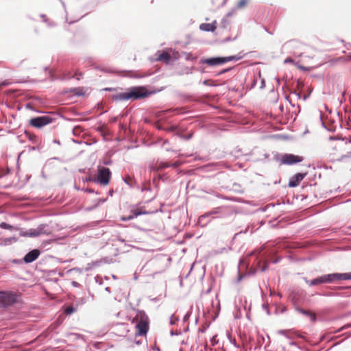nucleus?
Instances as JSON below:
<instances>
[{
  "label": "nucleus",
  "mask_w": 351,
  "mask_h": 351,
  "mask_svg": "<svg viewBox=\"0 0 351 351\" xmlns=\"http://www.w3.org/2000/svg\"><path fill=\"white\" fill-rule=\"evenodd\" d=\"M22 303V294L19 291L12 290L0 291V308L7 309Z\"/></svg>",
  "instance_id": "nucleus-1"
},
{
  "label": "nucleus",
  "mask_w": 351,
  "mask_h": 351,
  "mask_svg": "<svg viewBox=\"0 0 351 351\" xmlns=\"http://www.w3.org/2000/svg\"><path fill=\"white\" fill-rule=\"evenodd\" d=\"M156 93L154 90H149L145 86H130L126 88V101L143 99Z\"/></svg>",
  "instance_id": "nucleus-2"
},
{
  "label": "nucleus",
  "mask_w": 351,
  "mask_h": 351,
  "mask_svg": "<svg viewBox=\"0 0 351 351\" xmlns=\"http://www.w3.org/2000/svg\"><path fill=\"white\" fill-rule=\"evenodd\" d=\"M274 254L272 251L266 250L265 246H262L260 249L253 251L250 253V256H254V261L252 264H256L259 266L261 263H266L265 265L260 268L261 271L264 272L268 268L269 258Z\"/></svg>",
  "instance_id": "nucleus-3"
},
{
  "label": "nucleus",
  "mask_w": 351,
  "mask_h": 351,
  "mask_svg": "<svg viewBox=\"0 0 351 351\" xmlns=\"http://www.w3.org/2000/svg\"><path fill=\"white\" fill-rule=\"evenodd\" d=\"M136 317L138 322L136 324V336H145L149 328V319L143 310H137Z\"/></svg>",
  "instance_id": "nucleus-4"
},
{
  "label": "nucleus",
  "mask_w": 351,
  "mask_h": 351,
  "mask_svg": "<svg viewBox=\"0 0 351 351\" xmlns=\"http://www.w3.org/2000/svg\"><path fill=\"white\" fill-rule=\"evenodd\" d=\"M240 57H237L235 55L229 56H213L210 58H202L199 64H206L210 66H215L222 65L226 62L231 61H238Z\"/></svg>",
  "instance_id": "nucleus-5"
},
{
  "label": "nucleus",
  "mask_w": 351,
  "mask_h": 351,
  "mask_svg": "<svg viewBox=\"0 0 351 351\" xmlns=\"http://www.w3.org/2000/svg\"><path fill=\"white\" fill-rule=\"evenodd\" d=\"M112 176L109 168L99 165L97 167V175L95 177V183L102 186H106L110 183Z\"/></svg>",
  "instance_id": "nucleus-6"
},
{
  "label": "nucleus",
  "mask_w": 351,
  "mask_h": 351,
  "mask_svg": "<svg viewBox=\"0 0 351 351\" xmlns=\"http://www.w3.org/2000/svg\"><path fill=\"white\" fill-rule=\"evenodd\" d=\"M54 119L49 115H42L31 118L29 120V125L36 129H41L43 127L51 123Z\"/></svg>",
  "instance_id": "nucleus-7"
},
{
  "label": "nucleus",
  "mask_w": 351,
  "mask_h": 351,
  "mask_svg": "<svg viewBox=\"0 0 351 351\" xmlns=\"http://www.w3.org/2000/svg\"><path fill=\"white\" fill-rule=\"evenodd\" d=\"M158 211H162L161 208L159 210H156L153 211H148L146 210H143V208H136L132 209L130 210V214L128 216H122L121 217V220L122 221H128L134 219V218L138 217L140 215H151L156 213Z\"/></svg>",
  "instance_id": "nucleus-8"
},
{
  "label": "nucleus",
  "mask_w": 351,
  "mask_h": 351,
  "mask_svg": "<svg viewBox=\"0 0 351 351\" xmlns=\"http://www.w3.org/2000/svg\"><path fill=\"white\" fill-rule=\"evenodd\" d=\"M304 158L301 156L293 154H284L281 158V162L283 165H293L302 162Z\"/></svg>",
  "instance_id": "nucleus-9"
},
{
  "label": "nucleus",
  "mask_w": 351,
  "mask_h": 351,
  "mask_svg": "<svg viewBox=\"0 0 351 351\" xmlns=\"http://www.w3.org/2000/svg\"><path fill=\"white\" fill-rule=\"evenodd\" d=\"M41 254V251L38 248L31 250L23 256V263L29 264L38 258Z\"/></svg>",
  "instance_id": "nucleus-10"
},
{
  "label": "nucleus",
  "mask_w": 351,
  "mask_h": 351,
  "mask_svg": "<svg viewBox=\"0 0 351 351\" xmlns=\"http://www.w3.org/2000/svg\"><path fill=\"white\" fill-rule=\"evenodd\" d=\"M307 175V173H302L299 172L295 174H294L293 176H291L289 179L288 186L291 188H294L298 186L301 181L306 177Z\"/></svg>",
  "instance_id": "nucleus-11"
},
{
  "label": "nucleus",
  "mask_w": 351,
  "mask_h": 351,
  "mask_svg": "<svg viewBox=\"0 0 351 351\" xmlns=\"http://www.w3.org/2000/svg\"><path fill=\"white\" fill-rule=\"evenodd\" d=\"M109 259L108 257H104L99 260L93 261L86 264L85 271H89L95 267H101L103 264L109 263Z\"/></svg>",
  "instance_id": "nucleus-12"
},
{
  "label": "nucleus",
  "mask_w": 351,
  "mask_h": 351,
  "mask_svg": "<svg viewBox=\"0 0 351 351\" xmlns=\"http://www.w3.org/2000/svg\"><path fill=\"white\" fill-rule=\"evenodd\" d=\"M324 275L325 284L333 283L337 280H344L343 273H331Z\"/></svg>",
  "instance_id": "nucleus-13"
},
{
  "label": "nucleus",
  "mask_w": 351,
  "mask_h": 351,
  "mask_svg": "<svg viewBox=\"0 0 351 351\" xmlns=\"http://www.w3.org/2000/svg\"><path fill=\"white\" fill-rule=\"evenodd\" d=\"M225 213H231L232 214L233 212L231 209L230 208H228L226 207H217V208H213V210H211L210 211L205 213L204 215H203L202 216V218H205V217H207L211 215H215V214H221V215H223Z\"/></svg>",
  "instance_id": "nucleus-14"
},
{
  "label": "nucleus",
  "mask_w": 351,
  "mask_h": 351,
  "mask_svg": "<svg viewBox=\"0 0 351 351\" xmlns=\"http://www.w3.org/2000/svg\"><path fill=\"white\" fill-rule=\"evenodd\" d=\"M156 58L154 60L159 62H165L167 64H169L171 60V56L169 53L166 51H158L156 53Z\"/></svg>",
  "instance_id": "nucleus-15"
},
{
  "label": "nucleus",
  "mask_w": 351,
  "mask_h": 351,
  "mask_svg": "<svg viewBox=\"0 0 351 351\" xmlns=\"http://www.w3.org/2000/svg\"><path fill=\"white\" fill-rule=\"evenodd\" d=\"M126 88L125 91L119 90L110 95V98L115 102L126 101Z\"/></svg>",
  "instance_id": "nucleus-16"
},
{
  "label": "nucleus",
  "mask_w": 351,
  "mask_h": 351,
  "mask_svg": "<svg viewBox=\"0 0 351 351\" xmlns=\"http://www.w3.org/2000/svg\"><path fill=\"white\" fill-rule=\"evenodd\" d=\"M304 280L310 287L325 284L324 275L317 276V278H315L312 280H308L306 278H304Z\"/></svg>",
  "instance_id": "nucleus-17"
},
{
  "label": "nucleus",
  "mask_w": 351,
  "mask_h": 351,
  "mask_svg": "<svg viewBox=\"0 0 351 351\" xmlns=\"http://www.w3.org/2000/svg\"><path fill=\"white\" fill-rule=\"evenodd\" d=\"M217 29V21H213L210 23H202L199 25V29L208 32H213Z\"/></svg>",
  "instance_id": "nucleus-18"
},
{
  "label": "nucleus",
  "mask_w": 351,
  "mask_h": 351,
  "mask_svg": "<svg viewBox=\"0 0 351 351\" xmlns=\"http://www.w3.org/2000/svg\"><path fill=\"white\" fill-rule=\"evenodd\" d=\"M123 181L125 184L128 185L131 188L139 189V186L137 184L136 179L134 177L127 175L122 178Z\"/></svg>",
  "instance_id": "nucleus-19"
},
{
  "label": "nucleus",
  "mask_w": 351,
  "mask_h": 351,
  "mask_svg": "<svg viewBox=\"0 0 351 351\" xmlns=\"http://www.w3.org/2000/svg\"><path fill=\"white\" fill-rule=\"evenodd\" d=\"M121 73H124L123 75L125 77H130L132 78H143L149 76L150 74L145 73V74H137L136 71H122Z\"/></svg>",
  "instance_id": "nucleus-20"
},
{
  "label": "nucleus",
  "mask_w": 351,
  "mask_h": 351,
  "mask_svg": "<svg viewBox=\"0 0 351 351\" xmlns=\"http://www.w3.org/2000/svg\"><path fill=\"white\" fill-rule=\"evenodd\" d=\"M170 167L169 165V162H160L158 164L156 165H150L149 169L152 171H160L164 169Z\"/></svg>",
  "instance_id": "nucleus-21"
},
{
  "label": "nucleus",
  "mask_w": 351,
  "mask_h": 351,
  "mask_svg": "<svg viewBox=\"0 0 351 351\" xmlns=\"http://www.w3.org/2000/svg\"><path fill=\"white\" fill-rule=\"evenodd\" d=\"M77 306L72 304H64L62 306V309L66 315H71L77 311Z\"/></svg>",
  "instance_id": "nucleus-22"
},
{
  "label": "nucleus",
  "mask_w": 351,
  "mask_h": 351,
  "mask_svg": "<svg viewBox=\"0 0 351 351\" xmlns=\"http://www.w3.org/2000/svg\"><path fill=\"white\" fill-rule=\"evenodd\" d=\"M19 241V238L16 237H6L3 239V240L1 242V245H10L14 243H16Z\"/></svg>",
  "instance_id": "nucleus-23"
},
{
  "label": "nucleus",
  "mask_w": 351,
  "mask_h": 351,
  "mask_svg": "<svg viewBox=\"0 0 351 351\" xmlns=\"http://www.w3.org/2000/svg\"><path fill=\"white\" fill-rule=\"evenodd\" d=\"M107 200L106 198H99L96 199L97 204H94L90 206H88L85 208L86 211H92L99 206L101 204L104 203Z\"/></svg>",
  "instance_id": "nucleus-24"
},
{
  "label": "nucleus",
  "mask_w": 351,
  "mask_h": 351,
  "mask_svg": "<svg viewBox=\"0 0 351 351\" xmlns=\"http://www.w3.org/2000/svg\"><path fill=\"white\" fill-rule=\"evenodd\" d=\"M0 228L2 229H4V230H9L10 231L20 230L19 227L14 226L12 225H10V224L6 223V222L0 223Z\"/></svg>",
  "instance_id": "nucleus-25"
},
{
  "label": "nucleus",
  "mask_w": 351,
  "mask_h": 351,
  "mask_svg": "<svg viewBox=\"0 0 351 351\" xmlns=\"http://www.w3.org/2000/svg\"><path fill=\"white\" fill-rule=\"evenodd\" d=\"M238 65H235V66H230L228 68H226V69H223L222 70H221L220 71L217 72L216 73V76H219V75H221L226 73H228V72H230V71H238Z\"/></svg>",
  "instance_id": "nucleus-26"
},
{
  "label": "nucleus",
  "mask_w": 351,
  "mask_h": 351,
  "mask_svg": "<svg viewBox=\"0 0 351 351\" xmlns=\"http://www.w3.org/2000/svg\"><path fill=\"white\" fill-rule=\"evenodd\" d=\"M257 271V269L256 268H254V269H252L250 271L246 272L245 274H240L239 275L238 278H237V282H239L242 280V279L246 276H252V275H254Z\"/></svg>",
  "instance_id": "nucleus-27"
},
{
  "label": "nucleus",
  "mask_w": 351,
  "mask_h": 351,
  "mask_svg": "<svg viewBox=\"0 0 351 351\" xmlns=\"http://www.w3.org/2000/svg\"><path fill=\"white\" fill-rule=\"evenodd\" d=\"M24 133H25V136L28 138V139H29L30 141H32V143H37V141H38V137H37L35 134H34L31 133V132H30L29 131H28V130H25V132H24Z\"/></svg>",
  "instance_id": "nucleus-28"
},
{
  "label": "nucleus",
  "mask_w": 351,
  "mask_h": 351,
  "mask_svg": "<svg viewBox=\"0 0 351 351\" xmlns=\"http://www.w3.org/2000/svg\"><path fill=\"white\" fill-rule=\"evenodd\" d=\"M295 311L298 313H300V314H302V315H304L306 317H308L311 314V312L310 311L304 309V308H301L300 306H295Z\"/></svg>",
  "instance_id": "nucleus-29"
},
{
  "label": "nucleus",
  "mask_w": 351,
  "mask_h": 351,
  "mask_svg": "<svg viewBox=\"0 0 351 351\" xmlns=\"http://www.w3.org/2000/svg\"><path fill=\"white\" fill-rule=\"evenodd\" d=\"M74 298L75 299V306L77 307H78L79 306H82L84 305V304H86L87 302V298L86 297H81V298H76L75 297H74Z\"/></svg>",
  "instance_id": "nucleus-30"
},
{
  "label": "nucleus",
  "mask_w": 351,
  "mask_h": 351,
  "mask_svg": "<svg viewBox=\"0 0 351 351\" xmlns=\"http://www.w3.org/2000/svg\"><path fill=\"white\" fill-rule=\"evenodd\" d=\"M101 91H108V92H113L114 93L119 90H123V88L120 86L116 87H106L104 88L101 90Z\"/></svg>",
  "instance_id": "nucleus-31"
},
{
  "label": "nucleus",
  "mask_w": 351,
  "mask_h": 351,
  "mask_svg": "<svg viewBox=\"0 0 351 351\" xmlns=\"http://www.w3.org/2000/svg\"><path fill=\"white\" fill-rule=\"evenodd\" d=\"M230 24L229 20L226 17H223L220 23V28L226 29L227 28L228 25Z\"/></svg>",
  "instance_id": "nucleus-32"
},
{
  "label": "nucleus",
  "mask_w": 351,
  "mask_h": 351,
  "mask_svg": "<svg viewBox=\"0 0 351 351\" xmlns=\"http://www.w3.org/2000/svg\"><path fill=\"white\" fill-rule=\"evenodd\" d=\"M73 77V76L72 75V74L70 73V72H68V73H64L62 75H60V80H71Z\"/></svg>",
  "instance_id": "nucleus-33"
},
{
  "label": "nucleus",
  "mask_w": 351,
  "mask_h": 351,
  "mask_svg": "<svg viewBox=\"0 0 351 351\" xmlns=\"http://www.w3.org/2000/svg\"><path fill=\"white\" fill-rule=\"evenodd\" d=\"M10 173V169L7 167L5 169H0V179L8 175Z\"/></svg>",
  "instance_id": "nucleus-34"
},
{
  "label": "nucleus",
  "mask_w": 351,
  "mask_h": 351,
  "mask_svg": "<svg viewBox=\"0 0 351 351\" xmlns=\"http://www.w3.org/2000/svg\"><path fill=\"white\" fill-rule=\"evenodd\" d=\"M95 177H93L92 175L90 173H89V175L87 176V177H85V178H82V181L83 182H95Z\"/></svg>",
  "instance_id": "nucleus-35"
},
{
  "label": "nucleus",
  "mask_w": 351,
  "mask_h": 351,
  "mask_svg": "<svg viewBox=\"0 0 351 351\" xmlns=\"http://www.w3.org/2000/svg\"><path fill=\"white\" fill-rule=\"evenodd\" d=\"M25 108L26 109H28V110H32V111H34L36 112H38V113H42L43 112L39 110H37L35 108L33 107V106L32 105L31 103H27L25 104Z\"/></svg>",
  "instance_id": "nucleus-36"
},
{
  "label": "nucleus",
  "mask_w": 351,
  "mask_h": 351,
  "mask_svg": "<svg viewBox=\"0 0 351 351\" xmlns=\"http://www.w3.org/2000/svg\"><path fill=\"white\" fill-rule=\"evenodd\" d=\"M29 232V237H39V232H36V229H29L28 230Z\"/></svg>",
  "instance_id": "nucleus-37"
},
{
  "label": "nucleus",
  "mask_w": 351,
  "mask_h": 351,
  "mask_svg": "<svg viewBox=\"0 0 351 351\" xmlns=\"http://www.w3.org/2000/svg\"><path fill=\"white\" fill-rule=\"evenodd\" d=\"M322 295L332 297V296H341L342 294L337 292H326L322 294Z\"/></svg>",
  "instance_id": "nucleus-38"
},
{
  "label": "nucleus",
  "mask_w": 351,
  "mask_h": 351,
  "mask_svg": "<svg viewBox=\"0 0 351 351\" xmlns=\"http://www.w3.org/2000/svg\"><path fill=\"white\" fill-rule=\"evenodd\" d=\"M228 338L229 339V341L235 347V348H239V346L237 343L236 339L230 335V334H228Z\"/></svg>",
  "instance_id": "nucleus-39"
},
{
  "label": "nucleus",
  "mask_w": 351,
  "mask_h": 351,
  "mask_svg": "<svg viewBox=\"0 0 351 351\" xmlns=\"http://www.w3.org/2000/svg\"><path fill=\"white\" fill-rule=\"evenodd\" d=\"M47 227V225L46 224H44V223H41L40 224L36 229V232H39V236L43 233L44 232V229Z\"/></svg>",
  "instance_id": "nucleus-40"
},
{
  "label": "nucleus",
  "mask_w": 351,
  "mask_h": 351,
  "mask_svg": "<svg viewBox=\"0 0 351 351\" xmlns=\"http://www.w3.org/2000/svg\"><path fill=\"white\" fill-rule=\"evenodd\" d=\"M202 84L206 86H217V85L215 84V82L213 80H205L202 82Z\"/></svg>",
  "instance_id": "nucleus-41"
},
{
  "label": "nucleus",
  "mask_w": 351,
  "mask_h": 351,
  "mask_svg": "<svg viewBox=\"0 0 351 351\" xmlns=\"http://www.w3.org/2000/svg\"><path fill=\"white\" fill-rule=\"evenodd\" d=\"M192 310H193V306H191L190 308V310L184 315V317H183V321L185 322H187L191 315V313H192Z\"/></svg>",
  "instance_id": "nucleus-42"
},
{
  "label": "nucleus",
  "mask_w": 351,
  "mask_h": 351,
  "mask_svg": "<svg viewBox=\"0 0 351 351\" xmlns=\"http://www.w3.org/2000/svg\"><path fill=\"white\" fill-rule=\"evenodd\" d=\"M186 60L191 62H195L197 60V57L189 53L186 54Z\"/></svg>",
  "instance_id": "nucleus-43"
},
{
  "label": "nucleus",
  "mask_w": 351,
  "mask_h": 351,
  "mask_svg": "<svg viewBox=\"0 0 351 351\" xmlns=\"http://www.w3.org/2000/svg\"><path fill=\"white\" fill-rule=\"evenodd\" d=\"M82 191L89 193H96L98 195L100 194V193H99L98 191H95L94 189L90 188H82Z\"/></svg>",
  "instance_id": "nucleus-44"
},
{
  "label": "nucleus",
  "mask_w": 351,
  "mask_h": 351,
  "mask_svg": "<svg viewBox=\"0 0 351 351\" xmlns=\"http://www.w3.org/2000/svg\"><path fill=\"white\" fill-rule=\"evenodd\" d=\"M49 73V78L51 81H54V80H60V75H56V74L53 73V72L52 71H50V73Z\"/></svg>",
  "instance_id": "nucleus-45"
},
{
  "label": "nucleus",
  "mask_w": 351,
  "mask_h": 351,
  "mask_svg": "<svg viewBox=\"0 0 351 351\" xmlns=\"http://www.w3.org/2000/svg\"><path fill=\"white\" fill-rule=\"evenodd\" d=\"M210 326V324H205L204 326H202V327L199 328L198 329V332H201V333H204L206 332V330L208 329V328Z\"/></svg>",
  "instance_id": "nucleus-46"
},
{
  "label": "nucleus",
  "mask_w": 351,
  "mask_h": 351,
  "mask_svg": "<svg viewBox=\"0 0 351 351\" xmlns=\"http://www.w3.org/2000/svg\"><path fill=\"white\" fill-rule=\"evenodd\" d=\"M152 189H151V186L150 185H147L146 184H143V186L141 187V191L142 192H144V191H151Z\"/></svg>",
  "instance_id": "nucleus-47"
},
{
  "label": "nucleus",
  "mask_w": 351,
  "mask_h": 351,
  "mask_svg": "<svg viewBox=\"0 0 351 351\" xmlns=\"http://www.w3.org/2000/svg\"><path fill=\"white\" fill-rule=\"evenodd\" d=\"M287 311V308L285 306H281L278 308H276V311L279 312L280 313H284Z\"/></svg>",
  "instance_id": "nucleus-48"
},
{
  "label": "nucleus",
  "mask_w": 351,
  "mask_h": 351,
  "mask_svg": "<svg viewBox=\"0 0 351 351\" xmlns=\"http://www.w3.org/2000/svg\"><path fill=\"white\" fill-rule=\"evenodd\" d=\"M178 320H179L178 317H174V316L172 315L171 316V317H170V322H169V323H170V324H171V325H174V324H176V323L177 322H178Z\"/></svg>",
  "instance_id": "nucleus-49"
},
{
  "label": "nucleus",
  "mask_w": 351,
  "mask_h": 351,
  "mask_svg": "<svg viewBox=\"0 0 351 351\" xmlns=\"http://www.w3.org/2000/svg\"><path fill=\"white\" fill-rule=\"evenodd\" d=\"M19 230H20V232H19L20 237H29L28 230H22L21 228Z\"/></svg>",
  "instance_id": "nucleus-50"
},
{
  "label": "nucleus",
  "mask_w": 351,
  "mask_h": 351,
  "mask_svg": "<svg viewBox=\"0 0 351 351\" xmlns=\"http://www.w3.org/2000/svg\"><path fill=\"white\" fill-rule=\"evenodd\" d=\"M28 99H32L34 100H36V101H38L39 103L42 104L43 103V99L42 98H40V97L38 96H28L27 97Z\"/></svg>",
  "instance_id": "nucleus-51"
},
{
  "label": "nucleus",
  "mask_w": 351,
  "mask_h": 351,
  "mask_svg": "<svg viewBox=\"0 0 351 351\" xmlns=\"http://www.w3.org/2000/svg\"><path fill=\"white\" fill-rule=\"evenodd\" d=\"M351 328V323H348V324H346L345 325H343V326H341L338 330L337 332H341L343 330H346V329H348V328Z\"/></svg>",
  "instance_id": "nucleus-52"
},
{
  "label": "nucleus",
  "mask_w": 351,
  "mask_h": 351,
  "mask_svg": "<svg viewBox=\"0 0 351 351\" xmlns=\"http://www.w3.org/2000/svg\"><path fill=\"white\" fill-rule=\"evenodd\" d=\"M291 302H292V304H293V306L294 308V309L295 310V306H299L298 305V299L294 296L291 299Z\"/></svg>",
  "instance_id": "nucleus-53"
},
{
  "label": "nucleus",
  "mask_w": 351,
  "mask_h": 351,
  "mask_svg": "<svg viewBox=\"0 0 351 351\" xmlns=\"http://www.w3.org/2000/svg\"><path fill=\"white\" fill-rule=\"evenodd\" d=\"M95 282L97 283H98L99 285H102L103 284V280H102V278L99 276V275H97L95 277Z\"/></svg>",
  "instance_id": "nucleus-54"
},
{
  "label": "nucleus",
  "mask_w": 351,
  "mask_h": 351,
  "mask_svg": "<svg viewBox=\"0 0 351 351\" xmlns=\"http://www.w3.org/2000/svg\"><path fill=\"white\" fill-rule=\"evenodd\" d=\"M262 307L263 308L265 311L266 313L269 315H270V311H269V306L267 304H263L262 305Z\"/></svg>",
  "instance_id": "nucleus-55"
},
{
  "label": "nucleus",
  "mask_w": 351,
  "mask_h": 351,
  "mask_svg": "<svg viewBox=\"0 0 351 351\" xmlns=\"http://www.w3.org/2000/svg\"><path fill=\"white\" fill-rule=\"evenodd\" d=\"M343 280H351V271L348 273H343Z\"/></svg>",
  "instance_id": "nucleus-56"
},
{
  "label": "nucleus",
  "mask_w": 351,
  "mask_h": 351,
  "mask_svg": "<svg viewBox=\"0 0 351 351\" xmlns=\"http://www.w3.org/2000/svg\"><path fill=\"white\" fill-rule=\"evenodd\" d=\"M246 4V0H241L237 3V8H241Z\"/></svg>",
  "instance_id": "nucleus-57"
},
{
  "label": "nucleus",
  "mask_w": 351,
  "mask_h": 351,
  "mask_svg": "<svg viewBox=\"0 0 351 351\" xmlns=\"http://www.w3.org/2000/svg\"><path fill=\"white\" fill-rule=\"evenodd\" d=\"M237 38V36H235L234 38H232L231 37L228 36V37H226L222 41L221 43H228V42H230V41H232V40H236Z\"/></svg>",
  "instance_id": "nucleus-58"
},
{
  "label": "nucleus",
  "mask_w": 351,
  "mask_h": 351,
  "mask_svg": "<svg viewBox=\"0 0 351 351\" xmlns=\"http://www.w3.org/2000/svg\"><path fill=\"white\" fill-rule=\"evenodd\" d=\"M309 319L313 323H315L317 321V316L315 314L311 313V315H309Z\"/></svg>",
  "instance_id": "nucleus-59"
},
{
  "label": "nucleus",
  "mask_w": 351,
  "mask_h": 351,
  "mask_svg": "<svg viewBox=\"0 0 351 351\" xmlns=\"http://www.w3.org/2000/svg\"><path fill=\"white\" fill-rule=\"evenodd\" d=\"M319 119H320V121H321V122H322V127H323V128H324L325 129H326L327 130H330L327 128V126H326V123H325L324 122V121H323V117H322V112H320V117H319Z\"/></svg>",
  "instance_id": "nucleus-60"
},
{
  "label": "nucleus",
  "mask_w": 351,
  "mask_h": 351,
  "mask_svg": "<svg viewBox=\"0 0 351 351\" xmlns=\"http://www.w3.org/2000/svg\"><path fill=\"white\" fill-rule=\"evenodd\" d=\"M12 262L14 263V264H16V265H19V264H21L22 263H23V258L22 259H13L12 261Z\"/></svg>",
  "instance_id": "nucleus-61"
},
{
  "label": "nucleus",
  "mask_w": 351,
  "mask_h": 351,
  "mask_svg": "<svg viewBox=\"0 0 351 351\" xmlns=\"http://www.w3.org/2000/svg\"><path fill=\"white\" fill-rule=\"evenodd\" d=\"M103 164L106 166H108L112 164V160L111 159L105 160L103 162Z\"/></svg>",
  "instance_id": "nucleus-62"
},
{
  "label": "nucleus",
  "mask_w": 351,
  "mask_h": 351,
  "mask_svg": "<svg viewBox=\"0 0 351 351\" xmlns=\"http://www.w3.org/2000/svg\"><path fill=\"white\" fill-rule=\"evenodd\" d=\"M40 16L43 19V22L47 23L49 21V19L45 14H41Z\"/></svg>",
  "instance_id": "nucleus-63"
},
{
  "label": "nucleus",
  "mask_w": 351,
  "mask_h": 351,
  "mask_svg": "<svg viewBox=\"0 0 351 351\" xmlns=\"http://www.w3.org/2000/svg\"><path fill=\"white\" fill-rule=\"evenodd\" d=\"M291 93L295 95L298 99L302 98L301 94L295 90L291 91Z\"/></svg>",
  "instance_id": "nucleus-64"
}]
</instances>
